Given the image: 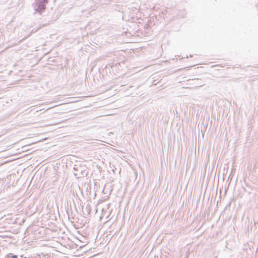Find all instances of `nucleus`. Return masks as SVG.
Here are the masks:
<instances>
[{"label":"nucleus","instance_id":"nucleus-1","mask_svg":"<svg viewBox=\"0 0 258 258\" xmlns=\"http://www.w3.org/2000/svg\"><path fill=\"white\" fill-rule=\"evenodd\" d=\"M12 258H17V256L16 255H14L12 256Z\"/></svg>","mask_w":258,"mask_h":258},{"label":"nucleus","instance_id":"nucleus-2","mask_svg":"<svg viewBox=\"0 0 258 258\" xmlns=\"http://www.w3.org/2000/svg\"><path fill=\"white\" fill-rule=\"evenodd\" d=\"M44 1L45 3H47V1L46 0H43Z\"/></svg>","mask_w":258,"mask_h":258}]
</instances>
